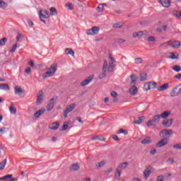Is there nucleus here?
<instances>
[{
    "label": "nucleus",
    "instance_id": "nucleus-1",
    "mask_svg": "<svg viewBox=\"0 0 181 181\" xmlns=\"http://www.w3.org/2000/svg\"><path fill=\"white\" fill-rule=\"evenodd\" d=\"M160 121V115H156L153 117L152 120H148L146 123L147 127H156V124H159Z\"/></svg>",
    "mask_w": 181,
    "mask_h": 181
},
{
    "label": "nucleus",
    "instance_id": "nucleus-2",
    "mask_svg": "<svg viewBox=\"0 0 181 181\" xmlns=\"http://www.w3.org/2000/svg\"><path fill=\"white\" fill-rule=\"evenodd\" d=\"M56 73V66H51L50 68L47 70V72H45L42 75L43 78H47L49 77H52V76H54V74Z\"/></svg>",
    "mask_w": 181,
    "mask_h": 181
},
{
    "label": "nucleus",
    "instance_id": "nucleus-3",
    "mask_svg": "<svg viewBox=\"0 0 181 181\" xmlns=\"http://www.w3.org/2000/svg\"><path fill=\"white\" fill-rule=\"evenodd\" d=\"M50 18V15L49 14V11L47 10L40 11V19L41 22L43 23H46V21L43 19H49Z\"/></svg>",
    "mask_w": 181,
    "mask_h": 181
},
{
    "label": "nucleus",
    "instance_id": "nucleus-4",
    "mask_svg": "<svg viewBox=\"0 0 181 181\" xmlns=\"http://www.w3.org/2000/svg\"><path fill=\"white\" fill-rule=\"evenodd\" d=\"M108 62L105 60L103 62V73L99 75L100 80H103L105 77H107V71H108Z\"/></svg>",
    "mask_w": 181,
    "mask_h": 181
},
{
    "label": "nucleus",
    "instance_id": "nucleus-5",
    "mask_svg": "<svg viewBox=\"0 0 181 181\" xmlns=\"http://www.w3.org/2000/svg\"><path fill=\"white\" fill-rule=\"evenodd\" d=\"M180 85L177 86L176 87H175L170 92V96L171 97H177L179 95H180L181 93V88Z\"/></svg>",
    "mask_w": 181,
    "mask_h": 181
},
{
    "label": "nucleus",
    "instance_id": "nucleus-6",
    "mask_svg": "<svg viewBox=\"0 0 181 181\" xmlns=\"http://www.w3.org/2000/svg\"><path fill=\"white\" fill-rule=\"evenodd\" d=\"M110 62H109V66L107 64V71H112L114 70V68L117 66V64H114L115 63V59L114 57H111V55L109 56Z\"/></svg>",
    "mask_w": 181,
    "mask_h": 181
},
{
    "label": "nucleus",
    "instance_id": "nucleus-7",
    "mask_svg": "<svg viewBox=\"0 0 181 181\" xmlns=\"http://www.w3.org/2000/svg\"><path fill=\"white\" fill-rule=\"evenodd\" d=\"M76 108V104L73 103L68 106H66V110L64 111V117L67 118V115H69V112H71L73 110Z\"/></svg>",
    "mask_w": 181,
    "mask_h": 181
},
{
    "label": "nucleus",
    "instance_id": "nucleus-8",
    "mask_svg": "<svg viewBox=\"0 0 181 181\" xmlns=\"http://www.w3.org/2000/svg\"><path fill=\"white\" fill-rule=\"evenodd\" d=\"M98 32H100V27L94 26L91 29H89L87 30V35H98Z\"/></svg>",
    "mask_w": 181,
    "mask_h": 181
},
{
    "label": "nucleus",
    "instance_id": "nucleus-9",
    "mask_svg": "<svg viewBox=\"0 0 181 181\" xmlns=\"http://www.w3.org/2000/svg\"><path fill=\"white\" fill-rule=\"evenodd\" d=\"M43 95H45L43 90H40L37 94V101H36L37 105H40V104L43 103Z\"/></svg>",
    "mask_w": 181,
    "mask_h": 181
},
{
    "label": "nucleus",
    "instance_id": "nucleus-10",
    "mask_svg": "<svg viewBox=\"0 0 181 181\" xmlns=\"http://www.w3.org/2000/svg\"><path fill=\"white\" fill-rule=\"evenodd\" d=\"M170 135H173V131H172V129H163L160 132V136H161V138L170 136Z\"/></svg>",
    "mask_w": 181,
    "mask_h": 181
},
{
    "label": "nucleus",
    "instance_id": "nucleus-11",
    "mask_svg": "<svg viewBox=\"0 0 181 181\" xmlns=\"http://www.w3.org/2000/svg\"><path fill=\"white\" fill-rule=\"evenodd\" d=\"M168 144V139L163 138L160 139L156 144V148H162L163 146H166V144Z\"/></svg>",
    "mask_w": 181,
    "mask_h": 181
},
{
    "label": "nucleus",
    "instance_id": "nucleus-12",
    "mask_svg": "<svg viewBox=\"0 0 181 181\" xmlns=\"http://www.w3.org/2000/svg\"><path fill=\"white\" fill-rule=\"evenodd\" d=\"M129 165V163L128 162L121 163L116 169L117 170H119L120 172H122L124 169H127L128 168Z\"/></svg>",
    "mask_w": 181,
    "mask_h": 181
},
{
    "label": "nucleus",
    "instance_id": "nucleus-13",
    "mask_svg": "<svg viewBox=\"0 0 181 181\" xmlns=\"http://www.w3.org/2000/svg\"><path fill=\"white\" fill-rule=\"evenodd\" d=\"M168 45H170L171 47H173L174 49H179L181 46V42L180 41H174L171 42L170 41H168Z\"/></svg>",
    "mask_w": 181,
    "mask_h": 181
},
{
    "label": "nucleus",
    "instance_id": "nucleus-14",
    "mask_svg": "<svg viewBox=\"0 0 181 181\" xmlns=\"http://www.w3.org/2000/svg\"><path fill=\"white\" fill-rule=\"evenodd\" d=\"M93 78H94V77H93V76L88 77L86 79L83 80L81 83V86L82 87H86V86H88V84H90V83H91V81H93Z\"/></svg>",
    "mask_w": 181,
    "mask_h": 181
},
{
    "label": "nucleus",
    "instance_id": "nucleus-15",
    "mask_svg": "<svg viewBox=\"0 0 181 181\" xmlns=\"http://www.w3.org/2000/svg\"><path fill=\"white\" fill-rule=\"evenodd\" d=\"M172 124H173V119H168L163 121V125L165 128H170V127H172Z\"/></svg>",
    "mask_w": 181,
    "mask_h": 181
},
{
    "label": "nucleus",
    "instance_id": "nucleus-16",
    "mask_svg": "<svg viewBox=\"0 0 181 181\" xmlns=\"http://www.w3.org/2000/svg\"><path fill=\"white\" fill-rule=\"evenodd\" d=\"M148 32L146 30L144 31H139L137 33H133V37H142L144 35L146 36Z\"/></svg>",
    "mask_w": 181,
    "mask_h": 181
},
{
    "label": "nucleus",
    "instance_id": "nucleus-17",
    "mask_svg": "<svg viewBox=\"0 0 181 181\" xmlns=\"http://www.w3.org/2000/svg\"><path fill=\"white\" fill-rule=\"evenodd\" d=\"M158 2L162 5V6H164V8H169L171 4L170 0H159Z\"/></svg>",
    "mask_w": 181,
    "mask_h": 181
},
{
    "label": "nucleus",
    "instance_id": "nucleus-18",
    "mask_svg": "<svg viewBox=\"0 0 181 181\" xmlns=\"http://www.w3.org/2000/svg\"><path fill=\"white\" fill-rule=\"evenodd\" d=\"M46 112V109L45 107L40 109V110L37 111L35 113H34L35 118L37 119L40 117V115H43Z\"/></svg>",
    "mask_w": 181,
    "mask_h": 181
},
{
    "label": "nucleus",
    "instance_id": "nucleus-19",
    "mask_svg": "<svg viewBox=\"0 0 181 181\" xmlns=\"http://www.w3.org/2000/svg\"><path fill=\"white\" fill-rule=\"evenodd\" d=\"M14 93L16 95H22L23 94V90L21 86H17L14 88Z\"/></svg>",
    "mask_w": 181,
    "mask_h": 181
},
{
    "label": "nucleus",
    "instance_id": "nucleus-20",
    "mask_svg": "<svg viewBox=\"0 0 181 181\" xmlns=\"http://www.w3.org/2000/svg\"><path fill=\"white\" fill-rule=\"evenodd\" d=\"M78 169H80V163H74L71 167H69V170L74 172L78 170Z\"/></svg>",
    "mask_w": 181,
    "mask_h": 181
},
{
    "label": "nucleus",
    "instance_id": "nucleus-21",
    "mask_svg": "<svg viewBox=\"0 0 181 181\" xmlns=\"http://www.w3.org/2000/svg\"><path fill=\"white\" fill-rule=\"evenodd\" d=\"M54 107V98H52L49 100V103L47 105V111H52L53 108Z\"/></svg>",
    "mask_w": 181,
    "mask_h": 181
},
{
    "label": "nucleus",
    "instance_id": "nucleus-22",
    "mask_svg": "<svg viewBox=\"0 0 181 181\" xmlns=\"http://www.w3.org/2000/svg\"><path fill=\"white\" fill-rule=\"evenodd\" d=\"M151 173H152V168L148 167L144 172L145 179H148V177H149V175H151Z\"/></svg>",
    "mask_w": 181,
    "mask_h": 181
},
{
    "label": "nucleus",
    "instance_id": "nucleus-23",
    "mask_svg": "<svg viewBox=\"0 0 181 181\" xmlns=\"http://www.w3.org/2000/svg\"><path fill=\"white\" fill-rule=\"evenodd\" d=\"M144 119H145V116H141L136 118H134V124H141Z\"/></svg>",
    "mask_w": 181,
    "mask_h": 181
},
{
    "label": "nucleus",
    "instance_id": "nucleus-24",
    "mask_svg": "<svg viewBox=\"0 0 181 181\" xmlns=\"http://www.w3.org/2000/svg\"><path fill=\"white\" fill-rule=\"evenodd\" d=\"M129 93L131 95H135L138 93V88L135 85H133L129 89Z\"/></svg>",
    "mask_w": 181,
    "mask_h": 181
},
{
    "label": "nucleus",
    "instance_id": "nucleus-25",
    "mask_svg": "<svg viewBox=\"0 0 181 181\" xmlns=\"http://www.w3.org/2000/svg\"><path fill=\"white\" fill-rule=\"evenodd\" d=\"M168 88H169V84L168 83H165L161 86L157 87V90H158V91H165V90H168Z\"/></svg>",
    "mask_w": 181,
    "mask_h": 181
},
{
    "label": "nucleus",
    "instance_id": "nucleus-26",
    "mask_svg": "<svg viewBox=\"0 0 181 181\" xmlns=\"http://www.w3.org/2000/svg\"><path fill=\"white\" fill-rule=\"evenodd\" d=\"M121 173H122V171L116 169V172L115 173V177L116 180H121Z\"/></svg>",
    "mask_w": 181,
    "mask_h": 181
},
{
    "label": "nucleus",
    "instance_id": "nucleus-27",
    "mask_svg": "<svg viewBox=\"0 0 181 181\" xmlns=\"http://www.w3.org/2000/svg\"><path fill=\"white\" fill-rule=\"evenodd\" d=\"M152 140H151V137H146L142 140L141 144L142 145H148V144H151Z\"/></svg>",
    "mask_w": 181,
    "mask_h": 181
},
{
    "label": "nucleus",
    "instance_id": "nucleus-28",
    "mask_svg": "<svg viewBox=\"0 0 181 181\" xmlns=\"http://www.w3.org/2000/svg\"><path fill=\"white\" fill-rule=\"evenodd\" d=\"M0 89L9 91L10 90L9 85H8V83H0Z\"/></svg>",
    "mask_w": 181,
    "mask_h": 181
},
{
    "label": "nucleus",
    "instance_id": "nucleus-29",
    "mask_svg": "<svg viewBox=\"0 0 181 181\" xmlns=\"http://www.w3.org/2000/svg\"><path fill=\"white\" fill-rule=\"evenodd\" d=\"M70 124H71V121L64 122L62 131H66V129H69V125H70Z\"/></svg>",
    "mask_w": 181,
    "mask_h": 181
},
{
    "label": "nucleus",
    "instance_id": "nucleus-30",
    "mask_svg": "<svg viewBox=\"0 0 181 181\" xmlns=\"http://www.w3.org/2000/svg\"><path fill=\"white\" fill-rule=\"evenodd\" d=\"M107 165V162L105 160H102L96 165L97 169H101V168H103V166H105Z\"/></svg>",
    "mask_w": 181,
    "mask_h": 181
},
{
    "label": "nucleus",
    "instance_id": "nucleus-31",
    "mask_svg": "<svg viewBox=\"0 0 181 181\" xmlns=\"http://www.w3.org/2000/svg\"><path fill=\"white\" fill-rule=\"evenodd\" d=\"M59 127H60V123H59L58 122H53L52 124V127H50V129H52L53 131L59 128Z\"/></svg>",
    "mask_w": 181,
    "mask_h": 181
},
{
    "label": "nucleus",
    "instance_id": "nucleus-32",
    "mask_svg": "<svg viewBox=\"0 0 181 181\" xmlns=\"http://www.w3.org/2000/svg\"><path fill=\"white\" fill-rule=\"evenodd\" d=\"M65 54L69 55L71 54L73 57H74V51L71 49V48H66L65 49Z\"/></svg>",
    "mask_w": 181,
    "mask_h": 181
},
{
    "label": "nucleus",
    "instance_id": "nucleus-33",
    "mask_svg": "<svg viewBox=\"0 0 181 181\" xmlns=\"http://www.w3.org/2000/svg\"><path fill=\"white\" fill-rule=\"evenodd\" d=\"M9 111L11 114H16V107H15V105L13 103H11L10 107H9Z\"/></svg>",
    "mask_w": 181,
    "mask_h": 181
},
{
    "label": "nucleus",
    "instance_id": "nucleus-34",
    "mask_svg": "<svg viewBox=\"0 0 181 181\" xmlns=\"http://www.w3.org/2000/svg\"><path fill=\"white\" fill-rule=\"evenodd\" d=\"M169 115H170V112L169 111H165L163 113H161V115H160V118H168V117H169Z\"/></svg>",
    "mask_w": 181,
    "mask_h": 181
},
{
    "label": "nucleus",
    "instance_id": "nucleus-35",
    "mask_svg": "<svg viewBox=\"0 0 181 181\" xmlns=\"http://www.w3.org/2000/svg\"><path fill=\"white\" fill-rule=\"evenodd\" d=\"M147 78H148V76H146V73L143 72L140 74L141 81H146Z\"/></svg>",
    "mask_w": 181,
    "mask_h": 181
},
{
    "label": "nucleus",
    "instance_id": "nucleus-36",
    "mask_svg": "<svg viewBox=\"0 0 181 181\" xmlns=\"http://www.w3.org/2000/svg\"><path fill=\"white\" fill-rule=\"evenodd\" d=\"M7 159L5 158L1 163H0V170H4L5 169V166H6Z\"/></svg>",
    "mask_w": 181,
    "mask_h": 181
},
{
    "label": "nucleus",
    "instance_id": "nucleus-37",
    "mask_svg": "<svg viewBox=\"0 0 181 181\" xmlns=\"http://www.w3.org/2000/svg\"><path fill=\"white\" fill-rule=\"evenodd\" d=\"M8 131H9V128L8 127H2L1 129H0V136H2L4 134H6Z\"/></svg>",
    "mask_w": 181,
    "mask_h": 181
},
{
    "label": "nucleus",
    "instance_id": "nucleus-38",
    "mask_svg": "<svg viewBox=\"0 0 181 181\" xmlns=\"http://www.w3.org/2000/svg\"><path fill=\"white\" fill-rule=\"evenodd\" d=\"M92 141H105V138L100 136H95L91 138Z\"/></svg>",
    "mask_w": 181,
    "mask_h": 181
},
{
    "label": "nucleus",
    "instance_id": "nucleus-39",
    "mask_svg": "<svg viewBox=\"0 0 181 181\" xmlns=\"http://www.w3.org/2000/svg\"><path fill=\"white\" fill-rule=\"evenodd\" d=\"M13 176V175L12 174L6 175L4 177H1L0 180H8V179H12Z\"/></svg>",
    "mask_w": 181,
    "mask_h": 181
},
{
    "label": "nucleus",
    "instance_id": "nucleus-40",
    "mask_svg": "<svg viewBox=\"0 0 181 181\" xmlns=\"http://www.w3.org/2000/svg\"><path fill=\"white\" fill-rule=\"evenodd\" d=\"M50 12H51V15L52 16H57V10H56V8L54 7H51L49 9Z\"/></svg>",
    "mask_w": 181,
    "mask_h": 181
},
{
    "label": "nucleus",
    "instance_id": "nucleus-41",
    "mask_svg": "<svg viewBox=\"0 0 181 181\" xmlns=\"http://www.w3.org/2000/svg\"><path fill=\"white\" fill-rule=\"evenodd\" d=\"M173 16H175L176 18H181V12L179 11H173Z\"/></svg>",
    "mask_w": 181,
    "mask_h": 181
},
{
    "label": "nucleus",
    "instance_id": "nucleus-42",
    "mask_svg": "<svg viewBox=\"0 0 181 181\" xmlns=\"http://www.w3.org/2000/svg\"><path fill=\"white\" fill-rule=\"evenodd\" d=\"M7 42H8V39H6V37H3L2 39L0 40V46H5Z\"/></svg>",
    "mask_w": 181,
    "mask_h": 181
},
{
    "label": "nucleus",
    "instance_id": "nucleus-43",
    "mask_svg": "<svg viewBox=\"0 0 181 181\" xmlns=\"http://www.w3.org/2000/svg\"><path fill=\"white\" fill-rule=\"evenodd\" d=\"M173 70H174V71H176L177 73H179V71H181V66L179 65H174L173 66Z\"/></svg>",
    "mask_w": 181,
    "mask_h": 181
},
{
    "label": "nucleus",
    "instance_id": "nucleus-44",
    "mask_svg": "<svg viewBox=\"0 0 181 181\" xmlns=\"http://www.w3.org/2000/svg\"><path fill=\"white\" fill-rule=\"evenodd\" d=\"M134 61L135 64H142V63H144V60L142 59V58H135Z\"/></svg>",
    "mask_w": 181,
    "mask_h": 181
},
{
    "label": "nucleus",
    "instance_id": "nucleus-45",
    "mask_svg": "<svg viewBox=\"0 0 181 181\" xmlns=\"http://www.w3.org/2000/svg\"><path fill=\"white\" fill-rule=\"evenodd\" d=\"M117 134H124V135H128V131L124 129H120L117 132Z\"/></svg>",
    "mask_w": 181,
    "mask_h": 181
},
{
    "label": "nucleus",
    "instance_id": "nucleus-46",
    "mask_svg": "<svg viewBox=\"0 0 181 181\" xmlns=\"http://www.w3.org/2000/svg\"><path fill=\"white\" fill-rule=\"evenodd\" d=\"M148 84L150 85V88L153 89L156 88V86H158V83L155 81L148 82Z\"/></svg>",
    "mask_w": 181,
    "mask_h": 181
},
{
    "label": "nucleus",
    "instance_id": "nucleus-47",
    "mask_svg": "<svg viewBox=\"0 0 181 181\" xmlns=\"http://www.w3.org/2000/svg\"><path fill=\"white\" fill-rule=\"evenodd\" d=\"M65 6H66V8H68V9H69V11H73V9L74 8V6L73 4H71V3H67V4L65 5Z\"/></svg>",
    "mask_w": 181,
    "mask_h": 181
},
{
    "label": "nucleus",
    "instance_id": "nucleus-48",
    "mask_svg": "<svg viewBox=\"0 0 181 181\" xmlns=\"http://www.w3.org/2000/svg\"><path fill=\"white\" fill-rule=\"evenodd\" d=\"M103 4H99L98 6L96 8V11H98V12H103V11H104V7L103 6Z\"/></svg>",
    "mask_w": 181,
    "mask_h": 181
},
{
    "label": "nucleus",
    "instance_id": "nucleus-49",
    "mask_svg": "<svg viewBox=\"0 0 181 181\" xmlns=\"http://www.w3.org/2000/svg\"><path fill=\"white\" fill-rule=\"evenodd\" d=\"M18 47V45L17 44H15L13 46V48L11 49H10V52L11 53H15L16 52V49Z\"/></svg>",
    "mask_w": 181,
    "mask_h": 181
},
{
    "label": "nucleus",
    "instance_id": "nucleus-50",
    "mask_svg": "<svg viewBox=\"0 0 181 181\" xmlns=\"http://www.w3.org/2000/svg\"><path fill=\"white\" fill-rule=\"evenodd\" d=\"M144 88L146 91H148V90H151V86L149 85V82L148 83H145Z\"/></svg>",
    "mask_w": 181,
    "mask_h": 181
},
{
    "label": "nucleus",
    "instance_id": "nucleus-51",
    "mask_svg": "<svg viewBox=\"0 0 181 181\" xmlns=\"http://www.w3.org/2000/svg\"><path fill=\"white\" fill-rule=\"evenodd\" d=\"M113 28H115L116 29H121V28H122V25H121L119 23H115L113 25Z\"/></svg>",
    "mask_w": 181,
    "mask_h": 181
},
{
    "label": "nucleus",
    "instance_id": "nucleus-52",
    "mask_svg": "<svg viewBox=\"0 0 181 181\" xmlns=\"http://www.w3.org/2000/svg\"><path fill=\"white\" fill-rule=\"evenodd\" d=\"M148 42H155L156 39L153 36H150L147 38Z\"/></svg>",
    "mask_w": 181,
    "mask_h": 181
},
{
    "label": "nucleus",
    "instance_id": "nucleus-53",
    "mask_svg": "<svg viewBox=\"0 0 181 181\" xmlns=\"http://www.w3.org/2000/svg\"><path fill=\"white\" fill-rule=\"evenodd\" d=\"M170 58L173 59H179V54H175L173 53Z\"/></svg>",
    "mask_w": 181,
    "mask_h": 181
},
{
    "label": "nucleus",
    "instance_id": "nucleus-54",
    "mask_svg": "<svg viewBox=\"0 0 181 181\" xmlns=\"http://www.w3.org/2000/svg\"><path fill=\"white\" fill-rule=\"evenodd\" d=\"M167 163H171V165H173V163H175V160L173 158H168L167 160Z\"/></svg>",
    "mask_w": 181,
    "mask_h": 181
},
{
    "label": "nucleus",
    "instance_id": "nucleus-55",
    "mask_svg": "<svg viewBox=\"0 0 181 181\" xmlns=\"http://www.w3.org/2000/svg\"><path fill=\"white\" fill-rule=\"evenodd\" d=\"M111 95H112V97L113 98H117V95H118V94L117 93V92L112 91V92L111 93Z\"/></svg>",
    "mask_w": 181,
    "mask_h": 181
},
{
    "label": "nucleus",
    "instance_id": "nucleus-56",
    "mask_svg": "<svg viewBox=\"0 0 181 181\" xmlns=\"http://www.w3.org/2000/svg\"><path fill=\"white\" fill-rule=\"evenodd\" d=\"M174 149H181V144H176L173 146Z\"/></svg>",
    "mask_w": 181,
    "mask_h": 181
},
{
    "label": "nucleus",
    "instance_id": "nucleus-57",
    "mask_svg": "<svg viewBox=\"0 0 181 181\" xmlns=\"http://www.w3.org/2000/svg\"><path fill=\"white\" fill-rule=\"evenodd\" d=\"M6 5V3L4 2V1L0 0V8H4V6Z\"/></svg>",
    "mask_w": 181,
    "mask_h": 181
},
{
    "label": "nucleus",
    "instance_id": "nucleus-58",
    "mask_svg": "<svg viewBox=\"0 0 181 181\" xmlns=\"http://www.w3.org/2000/svg\"><path fill=\"white\" fill-rule=\"evenodd\" d=\"M25 73H26V74H30V67H27L25 70Z\"/></svg>",
    "mask_w": 181,
    "mask_h": 181
},
{
    "label": "nucleus",
    "instance_id": "nucleus-59",
    "mask_svg": "<svg viewBox=\"0 0 181 181\" xmlns=\"http://www.w3.org/2000/svg\"><path fill=\"white\" fill-rule=\"evenodd\" d=\"M112 138V139H115V141H120V139L118 138V136L117 135H113Z\"/></svg>",
    "mask_w": 181,
    "mask_h": 181
},
{
    "label": "nucleus",
    "instance_id": "nucleus-60",
    "mask_svg": "<svg viewBox=\"0 0 181 181\" xmlns=\"http://www.w3.org/2000/svg\"><path fill=\"white\" fill-rule=\"evenodd\" d=\"M130 78H131L132 81V80H136V75H135V74H132V75L130 76Z\"/></svg>",
    "mask_w": 181,
    "mask_h": 181
},
{
    "label": "nucleus",
    "instance_id": "nucleus-61",
    "mask_svg": "<svg viewBox=\"0 0 181 181\" xmlns=\"http://www.w3.org/2000/svg\"><path fill=\"white\" fill-rule=\"evenodd\" d=\"M125 40H124V39H119V40H117V43H119V44H121V43H125Z\"/></svg>",
    "mask_w": 181,
    "mask_h": 181
},
{
    "label": "nucleus",
    "instance_id": "nucleus-62",
    "mask_svg": "<svg viewBox=\"0 0 181 181\" xmlns=\"http://www.w3.org/2000/svg\"><path fill=\"white\" fill-rule=\"evenodd\" d=\"M28 23L29 26H30V28H32V26H33V22H32V21L28 20Z\"/></svg>",
    "mask_w": 181,
    "mask_h": 181
},
{
    "label": "nucleus",
    "instance_id": "nucleus-63",
    "mask_svg": "<svg viewBox=\"0 0 181 181\" xmlns=\"http://www.w3.org/2000/svg\"><path fill=\"white\" fill-rule=\"evenodd\" d=\"M156 153V149H153L150 151L151 155H155Z\"/></svg>",
    "mask_w": 181,
    "mask_h": 181
},
{
    "label": "nucleus",
    "instance_id": "nucleus-64",
    "mask_svg": "<svg viewBox=\"0 0 181 181\" xmlns=\"http://www.w3.org/2000/svg\"><path fill=\"white\" fill-rule=\"evenodd\" d=\"M175 78H177V80H180V78H181V74H178L177 76H175Z\"/></svg>",
    "mask_w": 181,
    "mask_h": 181
}]
</instances>
